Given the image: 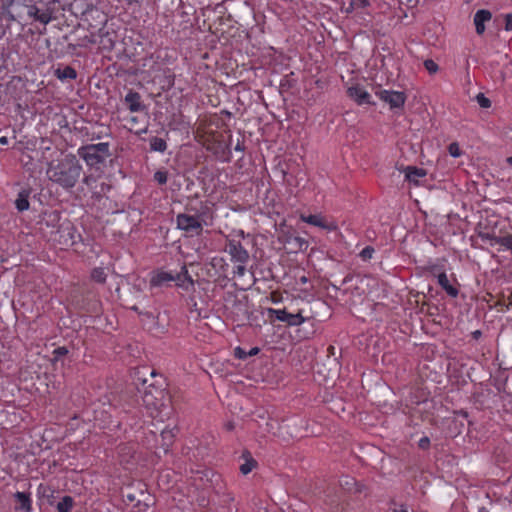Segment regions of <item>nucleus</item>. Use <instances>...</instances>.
Listing matches in <instances>:
<instances>
[{
  "label": "nucleus",
  "mask_w": 512,
  "mask_h": 512,
  "mask_svg": "<svg viewBox=\"0 0 512 512\" xmlns=\"http://www.w3.org/2000/svg\"><path fill=\"white\" fill-rule=\"evenodd\" d=\"M492 17V14L490 11L481 9L478 10L474 15V24L476 28V33L478 35H481L485 31V25L484 23L489 21Z\"/></svg>",
  "instance_id": "nucleus-13"
},
{
  "label": "nucleus",
  "mask_w": 512,
  "mask_h": 512,
  "mask_svg": "<svg viewBox=\"0 0 512 512\" xmlns=\"http://www.w3.org/2000/svg\"><path fill=\"white\" fill-rule=\"evenodd\" d=\"M400 4H404L407 7H414L417 3V0H399Z\"/></svg>",
  "instance_id": "nucleus-45"
},
{
  "label": "nucleus",
  "mask_w": 512,
  "mask_h": 512,
  "mask_svg": "<svg viewBox=\"0 0 512 512\" xmlns=\"http://www.w3.org/2000/svg\"><path fill=\"white\" fill-rule=\"evenodd\" d=\"M15 510L21 512H31L32 502L29 493L16 492L14 494Z\"/></svg>",
  "instance_id": "nucleus-12"
},
{
  "label": "nucleus",
  "mask_w": 512,
  "mask_h": 512,
  "mask_svg": "<svg viewBox=\"0 0 512 512\" xmlns=\"http://www.w3.org/2000/svg\"><path fill=\"white\" fill-rule=\"evenodd\" d=\"M8 143V139L7 137L3 136L0 138V144L1 145H6Z\"/></svg>",
  "instance_id": "nucleus-51"
},
{
  "label": "nucleus",
  "mask_w": 512,
  "mask_h": 512,
  "mask_svg": "<svg viewBox=\"0 0 512 512\" xmlns=\"http://www.w3.org/2000/svg\"><path fill=\"white\" fill-rule=\"evenodd\" d=\"M55 76L60 80L75 79L77 77L76 70L71 66L59 67L55 70Z\"/></svg>",
  "instance_id": "nucleus-20"
},
{
  "label": "nucleus",
  "mask_w": 512,
  "mask_h": 512,
  "mask_svg": "<svg viewBox=\"0 0 512 512\" xmlns=\"http://www.w3.org/2000/svg\"><path fill=\"white\" fill-rule=\"evenodd\" d=\"M67 353L68 350L66 347H58L57 349L54 350V354L57 356H63L66 355Z\"/></svg>",
  "instance_id": "nucleus-44"
},
{
  "label": "nucleus",
  "mask_w": 512,
  "mask_h": 512,
  "mask_svg": "<svg viewBox=\"0 0 512 512\" xmlns=\"http://www.w3.org/2000/svg\"><path fill=\"white\" fill-rule=\"evenodd\" d=\"M347 94L358 105L374 104V102L371 101V95L360 85L349 87Z\"/></svg>",
  "instance_id": "nucleus-9"
},
{
  "label": "nucleus",
  "mask_w": 512,
  "mask_h": 512,
  "mask_svg": "<svg viewBox=\"0 0 512 512\" xmlns=\"http://www.w3.org/2000/svg\"><path fill=\"white\" fill-rule=\"evenodd\" d=\"M405 178L413 182L414 184H418V178L424 177L426 175V171L422 168H417L414 166H408L404 169Z\"/></svg>",
  "instance_id": "nucleus-14"
},
{
  "label": "nucleus",
  "mask_w": 512,
  "mask_h": 512,
  "mask_svg": "<svg viewBox=\"0 0 512 512\" xmlns=\"http://www.w3.org/2000/svg\"><path fill=\"white\" fill-rule=\"evenodd\" d=\"M476 100L482 108H489L491 106V101L483 93H479L476 96Z\"/></svg>",
  "instance_id": "nucleus-32"
},
{
  "label": "nucleus",
  "mask_w": 512,
  "mask_h": 512,
  "mask_svg": "<svg viewBox=\"0 0 512 512\" xmlns=\"http://www.w3.org/2000/svg\"><path fill=\"white\" fill-rule=\"evenodd\" d=\"M300 282L303 283V284L306 283L307 282V278L305 276H302L300 278Z\"/></svg>",
  "instance_id": "nucleus-54"
},
{
  "label": "nucleus",
  "mask_w": 512,
  "mask_h": 512,
  "mask_svg": "<svg viewBox=\"0 0 512 512\" xmlns=\"http://www.w3.org/2000/svg\"><path fill=\"white\" fill-rule=\"evenodd\" d=\"M177 281H179V285L184 287V282L186 281L189 286H193V279L189 274L186 266L181 268V272L177 275Z\"/></svg>",
  "instance_id": "nucleus-22"
},
{
  "label": "nucleus",
  "mask_w": 512,
  "mask_h": 512,
  "mask_svg": "<svg viewBox=\"0 0 512 512\" xmlns=\"http://www.w3.org/2000/svg\"><path fill=\"white\" fill-rule=\"evenodd\" d=\"M506 162H507L509 165H511V166H512V156L508 157V158L506 159Z\"/></svg>",
  "instance_id": "nucleus-53"
},
{
  "label": "nucleus",
  "mask_w": 512,
  "mask_h": 512,
  "mask_svg": "<svg viewBox=\"0 0 512 512\" xmlns=\"http://www.w3.org/2000/svg\"><path fill=\"white\" fill-rule=\"evenodd\" d=\"M437 278L438 284L446 291L449 296L456 297L458 295V289L450 284L446 273H440Z\"/></svg>",
  "instance_id": "nucleus-15"
},
{
  "label": "nucleus",
  "mask_w": 512,
  "mask_h": 512,
  "mask_svg": "<svg viewBox=\"0 0 512 512\" xmlns=\"http://www.w3.org/2000/svg\"><path fill=\"white\" fill-rule=\"evenodd\" d=\"M269 316L286 323L288 326H299L306 320L310 319L311 315H304L303 310L296 313L288 312L286 309H272L268 310Z\"/></svg>",
  "instance_id": "nucleus-4"
},
{
  "label": "nucleus",
  "mask_w": 512,
  "mask_h": 512,
  "mask_svg": "<svg viewBox=\"0 0 512 512\" xmlns=\"http://www.w3.org/2000/svg\"><path fill=\"white\" fill-rule=\"evenodd\" d=\"M73 506V499L70 496H65L57 504L58 512H69Z\"/></svg>",
  "instance_id": "nucleus-25"
},
{
  "label": "nucleus",
  "mask_w": 512,
  "mask_h": 512,
  "mask_svg": "<svg viewBox=\"0 0 512 512\" xmlns=\"http://www.w3.org/2000/svg\"><path fill=\"white\" fill-rule=\"evenodd\" d=\"M245 272H246V268H245L244 264H241V263L236 267V269L234 271V273L237 274L238 276H243L245 274Z\"/></svg>",
  "instance_id": "nucleus-43"
},
{
  "label": "nucleus",
  "mask_w": 512,
  "mask_h": 512,
  "mask_svg": "<svg viewBox=\"0 0 512 512\" xmlns=\"http://www.w3.org/2000/svg\"><path fill=\"white\" fill-rule=\"evenodd\" d=\"M373 252L374 249L370 246H367L361 251L360 255L362 256L363 259H368L372 257Z\"/></svg>",
  "instance_id": "nucleus-38"
},
{
  "label": "nucleus",
  "mask_w": 512,
  "mask_h": 512,
  "mask_svg": "<svg viewBox=\"0 0 512 512\" xmlns=\"http://www.w3.org/2000/svg\"><path fill=\"white\" fill-rule=\"evenodd\" d=\"M376 95L385 103H388L391 109L400 108L406 101L404 92L379 90Z\"/></svg>",
  "instance_id": "nucleus-7"
},
{
  "label": "nucleus",
  "mask_w": 512,
  "mask_h": 512,
  "mask_svg": "<svg viewBox=\"0 0 512 512\" xmlns=\"http://www.w3.org/2000/svg\"><path fill=\"white\" fill-rule=\"evenodd\" d=\"M188 306L192 314H195L196 317L201 316L202 309L198 307L195 297H189Z\"/></svg>",
  "instance_id": "nucleus-29"
},
{
  "label": "nucleus",
  "mask_w": 512,
  "mask_h": 512,
  "mask_svg": "<svg viewBox=\"0 0 512 512\" xmlns=\"http://www.w3.org/2000/svg\"><path fill=\"white\" fill-rule=\"evenodd\" d=\"M151 376H152V377H155V376H156L155 372H152V373H151Z\"/></svg>",
  "instance_id": "nucleus-63"
},
{
  "label": "nucleus",
  "mask_w": 512,
  "mask_h": 512,
  "mask_svg": "<svg viewBox=\"0 0 512 512\" xmlns=\"http://www.w3.org/2000/svg\"><path fill=\"white\" fill-rule=\"evenodd\" d=\"M99 37L101 38L100 43L103 44L105 48H113L114 47V41L111 38V35L109 32H103L102 29H99Z\"/></svg>",
  "instance_id": "nucleus-27"
},
{
  "label": "nucleus",
  "mask_w": 512,
  "mask_h": 512,
  "mask_svg": "<svg viewBox=\"0 0 512 512\" xmlns=\"http://www.w3.org/2000/svg\"><path fill=\"white\" fill-rule=\"evenodd\" d=\"M480 237H481L482 240H490L491 241V245H493V244H495L494 241H493V237H497V236L494 235V234H490V233H481Z\"/></svg>",
  "instance_id": "nucleus-42"
},
{
  "label": "nucleus",
  "mask_w": 512,
  "mask_h": 512,
  "mask_svg": "<svg viewBox=\"0 0 512 512\" xmlns=\"http://www.w3.org/2000/svg\"><path fill=\"white\" fill-rule=\"evenodd\" d=\"M331 362H333L335 366H338V363H336V360H332Z\"/></svg>",
  "instance_id": "nucleus-62"
},
{
  "label": "nucleus",
  "mask_w": 512,
  "mask_h": 512,
  "mask_svg": "<svg viewBox=\"0 0 512 512\" xmlns=\"http://www.w3.org/2000/svg\"><path fill=\"white\" fill-rule=\"evenodd\" d=\"M336 375H337V369H335V371H334V373H333L332 377H335Z\"/></svg>",
  "instance_id": "nucleus-61"
},
{
  "label": "nucleus",
  "mask_w": 512,
  "mask_h": 512,
  "mask_svg": "<svg viewBox=\"0 0 512 512\" xmlns=\"http://www.w3.org/2000/svg\"><path fill=\"white\" fill-rule=\"evenodd\" d=\"M242 456L245 459V463H243L240 466V471L243 475H247L248 473H250L252 471L253 468L256 467L257 462H256V460L253 459L251 453L247 450H245L243 452Z\"/></svg>",
  "instance_id": "nucleus-18"
},
{
  "label": "nucleus",
  "mask_w": 512,
  "mask_h": 512,
  "mask_svg": "<svg viewBox=\"0 0 512 512\" xmlns=\"http://www.w3.org/2000/svg\"><path fill=\"white\" fill-rule=\"evenodd\" d=\"M176 221L177 227L190 237L200 235L203 230L202 222L197 216L181 213L177 215Z\"/></svg>",
  "instance_id": "nucleus-5"
},
{
  "label": "nucleus",
  "mask_w": 512,
  "mask_h": 512,
  "mask_svg": "<svg viewBox=\"0 0 512 512\" xmlns=\"http://www.w3.org/2000/svg\"><path fill=\"white\" fill-rule=\"evenodd\" d=\"M72 229H73V227L70 225H67L66 227H63V225H62V226H60L59 230L57 231L60 234L67 232V236L69 237V239L68 238L64 239V241H63L64 245L74 244L75 241L73 239V235L71 234ZM63 237H64V235H60V238H63ZM60 242L62 243L61 240H60Z\"/></svg>",
  "instance_id": "nucleus-26"
},
{
  "label": "nucleus",
  "mask_w": 512,
  "mask_h": 512,
  "mask_svg": "<svg viewBox=\"0 0 512 512\" xmlns=\"http://www.w3.org/2000/svg\"><path fill=\"white\" fill-rule=\"evenodd\" d=\"M341 487L348 492H362V486H360L353 477L344 476L340 480Z\"/></svg>",
  "instance_id": "nucleus-16"
},
{
  "label": "nucleus",
  "mask_w": 512,
  "mask_h": 512,
  "mask_svg": "<svg viewBox=\"0 0 512 512\" xmlns=\"http://www.w3.org/2000/svg\"><path fill=\"white\" fill-rule=\"evenodd\" d=\"M131 309L134 310V311L138 310L137 306H132Z\"/></svg>",
  "instance_id": "nucleus-58"
},
{
  "label": "nucleus",
  "mask_w": 512,
  "mask_h": 512,
  "mask_svg": "<svg viewBox=\"0 0 512 512\" xmlns=\"http://www.w3.org/2000/svg\"><path fill=\"white\" fill-rule=\"evenodd\" d=\"M154 179L160 185L166 184L167 183V179H168L167 172L166 171H161V170L156 171L155 174H154Z\"/></svg>",
  "instance_id": "nucleus-31"
},
{
  "label": "nucleus",
  "mask_w": 512,
  "mask_h": 512,
  "mask_svg": "<svg viewBox=\"0 0 512 512\" xmlns=\"http://www.w3.org/2000/svg\"><path fill=\"white\" fill-rule=\"evenodd\" d=\"M424 67L430 74H435L439 69L438 64L432 59H426L424 61Z\"/></svg>",
  "instance_id": "nucleus-30"
},
{
  "label": "nucleus",
  "mask_w": 512,
  "mask_h": 512,
  "mask_svg": "<svg viewBox=\"0 0 512 512\" xmlns=\"http://www.w3.org/2000/svg\"><path fill=\"white\" fill-rule=\"evenodd\" d=\"M328 350H329V352H330L331 354H334V347H333V346H330Z\"/></svg>",
  "instance_id": "nucleus-56"
},
{
  "label": "nucleus",
  "mask_w": 512,
  "mask_h": 512,
  "mask_svg": "<svg viewBox=\"0 0 512 512\" xmlns=\"http://www.w3.org/2000/svg\"><path fill=\"white\" fill-rule=\"evenodd\" d=\"M448 151L452 157H459L461 155L460 147L456 142H453L448 146Z\"/></svg>",
  "instance_id": "nucleus-34"
},
{
  "label": "nucleus",
  "mask_w": 512,
  "mask_h": 512,
  "mask_svg": "<svg viewBox=\"0 0 512 512\" xmlns=\"http://www.w3.org/2000/svg\"><path fill=\"white\" fill-rule=\"evenodd\" d=\"M78 155L90 167L99 168L110 157L109 143L90 144L78 149Z\"/></svg>",
  "instance_id": "nucleus-2"
},
{
  "label": "nucleus",
  "mask_w": 512,
  "mask_h": 512,
  "mask_svg": "<svg viewBox=\"0 0 512 512\" xmlns=\"http://www.w3.org/2000/svg\"><path fill=\"white\" fill-rule=\"evenodd\" d=\"M127 498L130 500V501H133L134 498L131 496V495H128Z\"/></svg>",
  "instance_id": "nucleus-57"
},
{
  "label": "nucleus",
  "mask_w": 512,
  "mask_h": 512,
  "mask_svg": "<svg viewBox=\"0 0 512 512\" xmlns=\"http://www.w3.org/2000/svg\"><path fill=\"white\" fill-rule=\"evenodd\" d=\"M47 177L64 189L73 188L82 174V166L74 155H67L58 161H51Z\"/></svg>",
  "instance_id": "nucleus-1"
},
{
  "label": "nucleus",
  "mask_w": 512,
  "mask_h": 512,
  "mask_svg": "<svg viewBox=\"0 0 512 512\" xmlns=\"http://www.w3.org/2000/svg\"><path fill=\"white\" fill-rule=\"evenodd\" d=\"M398 512H408V511L404 508H401Z\"/></svg>",
  "instance_id": "nucleus-59"
},
{
  "label": "nucleus",
  "mask_w": 512,
  "mask_h": 512,
  "mask_svg": "<svg viewBox=\"0 0 512 512\" xmlns=\"http://www.w3.org/2000/svg\"><path fill=\"white\" fill-rule=\"evenodd\" d=\"M39 9L36 7V6H30L29 9H28V16L29 17H32L34 20L37 21L38 17H39Z\"/></svg>",
  "instance_id": "nucleus-36"
},
{
  "label": "nucleus",
  "mask_w": 512,
  "mask_h": 512,
  "mask_svg": "<svg viewBox=\"0 0 512 512\" xmlns=\"http://www.w3.org/2000/svg\"><path fill=\"white\" fill-rule=\"evenodd\" d=\"M162 441V449L164 453H167L169 447L172 445L175 437L174 429H163L160 434Z\"/></svg>",
  "instance_id": "nucleus-19"
},
{
  "label": "nucleus",
  "mask_w": 512,
  "mask_h": 512,
  "mask_svg": "<svg viewBox=\"0 0 512 512\" xmlns=\"http://www.w3.org/2000/svg\"><path fill=\"white\" fill-rule=\"evenodd\" d=\"M163 384V382L160 385L150 383L145 387L142 399L148 408H159L164 405L167 393Z\"/></svg>",
  "instance_id": "nucleus-3"
},
{
  "label": "nucleus",
  "mask_w": 512,
  "mask_h": 512,
  "mask_svg": "<svg viewBox=\"0 0 512 512\" xmlns=\"http://www.w3.org/2000/svg\"><path fill=\"white\" fill-rule=\"evenodd\" d=\"M300 219L313 226L320 227L322 229L328 230V231H335L337 229V225L334 222L327 223L320 214L315 215H300Z\"/></svg>",
  "instance_id": "nucleus-10"
},
{
  "label": "nucleus",
  "mask_w": 512,
  "mask_h": 512,
  "mask_svg": "<svg viewBox=\"0 0 512 512\" xmlns=\"http://www.w3.org/2000/svg\"><path fill=\"white\" fill-rule=\"evenodd\" d=\"M90 180H91V178L87 176V177H84L83 182L88 185Z\"/></svg>",
  "instance_id": "nucleus-52"
},
{
  "label": "nucleus",
  "mask_w": 512,
  "mask_h": 512,
  "mask_svg": "<svg viewBox=\"0 0 512 512\" xmlns=\"http://www.w3.org/2000/svg\"><path fill=\"white\" fill-rule=\"evenodd\" d=\"M224 496H225V499L223 500V502H225V503H226V502H231V501H233V500H234V498H233V497L231 496V494H229V493H228V494H225Z\"/></svg>",
  "instance_id": "nucleus-49"
},
{
  "label": "nucleus",
  "mask_w": 512,
  "mask_h": 512,
  "mask_svg": "<svg viewBox=\"0 0 512 512\" xmlns=\"http://www.w3.org/2000/svg\"><path fill=\"white\" fill-rule=\"evenodd\" d=\"M235 150L243 151L244 150V146L242 144H240V142L238 141V143L235 146Z\"/></svg>",
  "instance_id": "nucleus-50"
},
{
  "label": "nucleus",
  "mask_w": 512,
  "mask_h": 512,
  "mask_svg": "<svg viewBox=\"0 0 512 512\" xmlns=\"http://www.w3.org/2000/svg\"><path fill=\"white\" fill-rule=\"evenodd\" d=\"M167 476H168V474H164V473L160 474V476H159V481H160V480H163V479H164L165 477H167Z\"/></svg>",
  "instance_id": "nucleus-55"
},
{
  "label": "nucleus",
  "mask_w": 512,
  "mask_h": 512,
  "mask_svg": "<svg viewBox=\"0 0 512 512\" xmlns=\"http://www.w3.org/2000/svg\"><path fill=\"white\" fill-rule=\"evenodd\" d=\"M94 13H96L98 17H101V24H104L106 22L105 16L101 12L95 10Z\"/></svg>",
  "instance_id": "nucleus-48"
},
{
  "label": "nucleus",
  "mask_w": 512,
  "mask_h": 512,
  "mask_svg": "<svg viewBox=\"0 0 512 512\" xmlns=\"http://www.w3.org/2000/svg\"><path fill=\"white\" fill-rule=\"evenodd\" d=\"M493 241L495 244H499L509 250H512V235L507 234L504 236L493 237Z\"/></svg>",
  "instance_id": "nucleus-23"
},
{
  "label": "nucleus",
  "mask_w": 512,
  "mask_h": 512,
  "mask_svg": "<svg viewBox=\"0 0 512 512\" xmlns=\"http://www.w3.org/2000/svg\"><path fill=\"white\" fill-rule=\"evenodd\" d=\"M368 5L367 0H351L349 8H347V12H350V10L354 8H362L366 7Z\"/></svg>",
  "instance_id": "nucleus-33"
},
{
  "label": "nucleus",
  "mask_w": 512,
  "mask_h": 512,
  "mask_svg": "<svg viewBox=\"0 0 512 512\" xmlns=\"http://www.w3.org/2000/svg\"><path fill=\"white\" fill-rule=\"evenodd\" d=\"M234 355L238 359H246L247 358V352L244 349H242L241 347L235 348Z\"/></svg>",
  "instance_id": "nucleus-39"
},
{
  "label": "nucleus",
  "mask_w": 512,
  "mask_h": 512,
  "mask_svg": "<svg viewBox=\"0 0 512 512\" xmlns=\"http://www.w3.org/2000/svg\"><path fill=\"white\" fill-rule=\"evenodd\" d=\"M51 20H52V17L50 15V13H40L39 17L37 19V21H39L45 25L48 24Z\"/></svg>",
  "instance_id": "nucleus-37"
},
{
  "label": "nucleus",
  "mask_w": 512,
  "mask_h": 512,
  "mask_svg": "<svg viewBox=\"0 0 512 512\" xmlns=\"http://www.w3.org/2000/svg\"><path fill=\"white\" fill-rule=\"evenodd\" d=\"M225 428L228 430V431H232L234 428H235V424L231 421L227 422L225 424Z\"/></svg>",
  "instance_id": "nucleus-47"
},
{
  "label": "nucleus",
  "mask_w": 512,
  "mask_h": 512,
  "mask_svg": "<svg viewBox=\"0 0 512 512\" xmlns=\"http://www.w3.org/2000/svg\"><path fill=\"white\" fill-rule=\"evenodd\" d=\"M150 148L152 151L164 152L167 149V143L162 138L152 137L150 139Z\"/></svg>",
  "instance_id": "nucleus-21"
},
{
  "label": "nucleus",
  "mask_w": 512,
  "mask_h": 512,
  "mask_svg": "<svg viewBox=\"0 0 512 512\" xmlns=\"http://www.w3.org/2000/svg\"><path fill=\"white\" fill-rule=\"evenodd\" d=\"M419 448L426 450L430 446V439L428 437H423L418 442Z\"/></svg>",
  "instance_id": "nucleus-40"
},
{
  "label": "nucleus",
  "mask_w": 512,
  "mask_h": 512,
  "mask_svg": "<svg viewBox=\"0 0 512 512\" xmlns=\"http://www.w3.org/2000/svg\"><path fill=\"white\" fill-rule=\"evenodd\" d=\"M259 351H260V349L258 347H253L249 352H247V357L254 356V355L258 354Z\"/></svg>",
  "instance_id": "nucleus-46"
},
{
  "label": "nucleus",
  "mask_w": 512,
  "mask_h": 512,
  "mask_svg": "<svg viewBox=\"0 0 512 512\" xmlns=\"http://www.w3.org/2000/svg\"><path fill=\"white\" fill-rule=\"evenodd\" d=\"M505 30L512 31V14L505 15Z\"/></svg>",
  "instance_id": "nucleus-41"
},
{
  "label": "nucleus",
  "mask_w": 512,
  "mask_h": 512,
  "mask_svg": "<svg viewBox=\"0 0 512 512\" xmlns=\"http://www.w3.org/2000/svg\"><path fill=\"white\" fill-rule=\"evenodd\" d=\"M228 252L233 261L245 264L249 260L248 251L241 245L240 242L231 240L228 243Z\"/></svg>",
  "instance_id": "nucleus-8"
},
{
  "label": "nucleus",
  "mask_w": 512,
  "mask_h": 512,
  "mask_svg": "<svg viewBox=\"0 0 512 512\" xmlns=\"http://www.w3.org/2000/svg\"><path fill=\"white\" fill-rule=\"evenodd\" d=\"M293 241L296 243L298 250H306L308 248V242L301 237H294Z\"/></svg>",
  "instance_id": "nucleus-35"
},
{
  "label": "nucleus",
  "mask_w": 512,
  "mask_h": 512,
  "mask_svg": "<svg viewBox=\"0 0 512 512\" xmlns=\"http://www.w3.org/2000/svg\"><path fill=\"white\" fill-rule=\"evenodd\" d=\"M29 195H30V191L29 190H22L18 193V196H17V199L15 200V205H16V208L18 209V211L20 212H23L25 210H28L29 209Z\"/></svg>",
  "instance_id": "nucleus-17"
},
{
  "label": "nucleus",
  "mask_w": 512,
  "mask_h": 512,
  "mask_svg": "<svg viewBox=\"0 0 512 512\" xmlns=\"http://www.w3.org/2000/svg\"><path fill=\"white\" fill-rule=\"evenodd\" d=\"M193 481L195 485H199L202 488L214 487L220 481V476L214 473L210 469L197 470L193 472Z\"/></svg>",
  "instance_id": "nucleus-6"
},
{
  "label": "nucleus",
  "mask_w": 512,
  "mask_h": 512,
  "mask_svg": "<svg viewBox=\"0 0 512 512\" xmlns=\"http://www.w3.org/2000/svg\"><path fill=\"white\" fill-rule=\"evenodd\" d=\"M474 335H475V336H479V335H480V331H476V332H474Z\"/></svg>",
  "instance_id": "nucleus-60"
},
{
  "label": "nucleus",
  "mask_w": 512,
  "mask_h": 512,
  "mask_svg": "<svg viewBox=\"0 0 512 512\" xmlns=\"http://www.w3.org/2000/svg\"><path fill=\"white\" fill-rule=\"evenodd\" d=\"M171 280H174V277L171 274L162 272L151 279V285L159 286L162 283L171 281Z\"/></svg>",
  "instance_id": "nucleus-24"
},
{
  "label": "nucleus",
  "mask_w": 512,
  "mask_h": 512,
  "mask_svg": "<svg viewBox=\"0 0 512 512\" xmlns=\"http://www.w3.org/2000/svg\"><path fill=\"white\" fill-rule=\"evenodd\" d=\"M91 278L98 283H104L106 281V273L103 268H94L91 273Z\"/></svg>",
  "instance_id": "nucleus-28"
},
{
  "label": "nucleus",
  "mask_w": 512,
  "mask_h": 512,
  "mask_svg": "<svg viewBox=\"0 0 512 512\" xmlns=\"http://www.w3.org/2000/svg\"><path fill=\"white\" fill-rule=\"evenodd\" d=\"M124 101L131 112H139L145 109V105H143L141 101V95L133 90L127 93Z\"/></svg>",
  "instance_id": "nucleus-11"
}]
</instances>
